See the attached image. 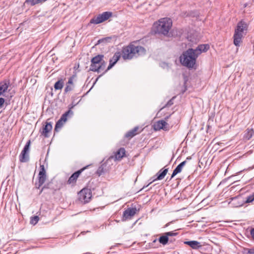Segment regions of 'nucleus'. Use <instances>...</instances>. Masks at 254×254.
Returning a JSON list of instances; mask_svg holds the SVG:
<instances>
[{
    "mask_svg": "<svg viewBox=\"0 0 254 254\" xmlns=\"http://www.w3.org/2000/svg\"><path fill=\"white\" fill-rule=\"evenodd\" d=\"M249 254H254V248L251 249L248 251Z\"/></svg>",
    "mask_w": 254,
    "mask_h": 254,
    "instance_id": "nucleus-36",
    "label": "nucleus"
},
{
    "mask_svg": "<svg viewBox=\"0 0 254 254\" xmlns=\"http://www.w3.org/2000/svg\"><path fill=\"white\" fill-rule=\"evenodd\" d=\"M52 126L50 123H47L43 128L42 134L45 137H48V133L52 130Z\"/></svg>",
    "mask_w": 254,
    "mask_h": 254,
    "instance_id": "nucleus-19",
    "label": "nucleus"
},
{
    "mask_svg": "<svg viewBox=\"0 0 254 254\" xmlns=\"http://www.w3.org/2000/svg\"><path fill=\"white\" fill-rule=\"evenodd\" d=\"M40 172L38 174V182L35 183V187L39 189L45 183L46 180V171L43 165L40 166Z\"/></svg>",
    "mask_w": 254,
    "mask_h": 254,
    "instance_id": "nucleus-9",
    "label": "nucleus"
},
{
    "mask_svg": "<svg viewBox=\"0 0 254 254\" xmlns=\"http://www.w3.org/2000/svg\"><path fill=\"white\" fill-rule=\"evenodd\" d=\"M247 28L248 25L247 23L243 20H241L238 23L233 37L234 44L235 46H240V43L241 42L243 37V33L244 31H247Z\"/></svg>",
    "mask_w": 254,
    "mask_h": 254,
    "instance_id": "nucleus-5",
    "label": "nucleus"
},
{
    "mask_svg": "<svg viewBox=\"0 0 254 254\" xmlns=\"http://www.w3.org/2000/svg\"><path fill=\"white\" fill-rule=\"evenodd\" d=\"M138 127H135L133 129L127 131L125 134V137L129 139L139 133Z\"/></svg>",
    "mask_w": 254,
    "mask_h": 254,
    "instance_id": "nucleus-17",
    "label": "nucleus"
},
{
    "mask_svg": "<svg viewBox=\"0 0 254 254\" xmlns=\"http://www.w3.org/2000/svg\"><path fill=\"white\" fill-rule=\"evenodd\" d=\"M91 197L92 192L90 189H83L78 193V199L82 203L88 202Z\"/></svg>",
    "mask_w": 254,
    "mask_h": 254,
    "instance_id": "nucleus-7",
    "label": "nucleus"
},
{
    "mask_svg": "<svg viewBox=\"0 0 254 254\" xmlns=\"http://www.w3.org/2000/svg\"><path fill=\"white\" fill-rule=\"evenodd\" d=\"M65 122H64V121H61V120H59L56 124L55 131H58L59 129H60L63 127L64 124Z\"/></svg>",
    "mask_w": 254,
    "mask_h": 254,
    "instance_id": "nucleus-26",
    "label": "nucleus"
},
{
    "mask_svg": "<svg viewBox=\"0 0 254 254\" xmlns=\"http://www.w3.org/2000/svg\"><path fill=\"white\" fill-rule=\"evenodd\" d=\"M254 200V192L248 196L247 198H246V200L244 201V202L245 203H250V202H252V201H253Z\"/></svg>",
    "mask_w": 254,
    "mask_h": 254,
    "instance_id": "nucleus-30",
    "label": "nucleus"
},
{
    "mask_svg": "<svg viewBox=\"0 0 254 254\" xmlns=\"http://www.w3.org/2000/svg\"><path fill=\"white\" fill-rule=\"evenodd\" d=\"M106 165L105 164H102L98 168L96 174L99 176H101L104 172V168Z\"/></svg>",
    "mask_w": 254,
    "mask_h": 254,
    "instance_id": "nucleus-28",
    "label": "nucleus"
},
{
    "mask_svg": "<svg viewBox=\"0 0 254 254\" xmlns=\"http://www.w3.org/2000/svg\"><path fill=\"white\" fill-rule=\"evenodd\" d=\"M103 55H98L91 60L90 70L94 72H100L105 69L106 62L103 60Z\"/></svg>",
    "mask_w": 254,
    "mask_h": 254,
    "instance_id": "nucleus-4",
    "label": "nucleus"
},
{
    "mask_svg": "<svg viewBox=\"0 0 254 254\" xmlns=\"http://www.w3.org/2000/svg\"><path fill=\"white\" fill-rule=\"evenodd\" d=\"M172 26V20L168 17L161 18L153 24L155 32L165 36L168 35Z\"/></svg>",
    "mask_w": 254,
    "mask_h": 254,
    "instance_id": "nucleus-3",
    "label": "nucleus"
},
{
    "mask_svg": "<svg viewBox=\"0 0 254 254\" xmlns=\"http://www.w3.org/2000/svg\"><path fill=\"white\" fill-rule=\"evenodd\" d=\"M165 234L167 236V237L168 238L169 236H175L177 235V233H174L173 232H169L165 233Z\"/></svg>",
    "mask_w": 254,
    "mask_h": 254,
    "instance_id": "nucleus-34",
    "label": "nucleus"
},
{
    "mask_svg": "<svg viewBox=\"0 0 254 254\" xmlns=\"http://www.w3.org/2000/svg\"><path fill=\"white\" fill-rule=\"evenodd\" d=\"M209 48V46L208 44H203L198 46L195 49H188L180 58L181 64L189 68H193L198 56L202 52H206Z\"/></svg>",
    "mask_w": 254,
    "mask_h": 254,
    "instance_id": "nucleus-1",
    "label": "nucleus"
},
{
    "mask_svg": "<svg viewBox=\"0 0 254 254\" xmlns=\"http://www.w3.org/2000/svg\"><path fill=\"white\" fill-rule=\"evenodd\" d=\"M47 0H26L25 3L30 4L31 6L35 5L39 3H42Z\"/></svg>",
    "mask_w": 254,
    "mask_h": 254,
    "instance_id": "nucleus-23",
    "label": "nucleus"
},
{
    "mask_svg": "<svg viewBox=\"0 0 254 254\" xmlns=\"http://www.w3.org/2000/svg\"><path fill=\"white\" fill-rule=\"evenodd\" d=\"M120 58V55L119 53H116L114 54L113 57L109 61V65L107 68L105 70L104 73L106 72L108 70H110L112 67L116 64V63L119 61Z\"/></svg>",
    "mask_w": 254,
    "mask_h": 254,
    "instance_id": "nucleus-13",
    "label": "nucleus"
},
{
    "mask_svg": "<svg viewBox=\"0 0 254 254\" xmlns=\"http://www.w3.org/2000/svg\"><path fill=\"white\" fill-rule=\"evenodd\" d=\"M64 81L61 79L56 82L54 85V88L56 90H61L64 86Z\"/></svg>",
    "mask_w": 254,
    "mask_h": 254,
    "instance_id": "nucleus-25",
    "label": "nucleus"
},
{
    "mask_svg": "<svg viewBox=\"0 0 254 254\" xmlns=\"http://www.w3.org/2000/svg\"><path fill=\"white\" fill-rule=\"evenodd\" d=\"M112 15V13L109 11L104 12L96 17H94L90 21V23L98 24L108 20Z\"/></svg>",
    "mask_w": 254,
    "mask_h": 254,
    "instance_id": "nucleus-6",
    "label": "nucleus"
},
{
    "mask_svg": "<svg viewBox=\"0 0 254 254\" xmlns=\"http://www.w3.org/2000/svg\"><path fill=\"white\" fill-rule=\"evenodd\" d=\"M145 53L146 50L144 47L130 44L123 48L122 57L124 60H131L144 55Z\"/></svg>",
    "mask_w": 254,
    "mask_h": 254,
    "instance_id": "nucleus-2",
    "label": "nucleus"
},
{
    "mask_svg": "<svg viewBox=\"0 0 254 254\" xmlns=\"http://www.w3.org/2000/svg\"><path fill=\"white\" fill-rule=\"evenodd\" d=\"M174 98V97H173L172 99L170 100L167 103V104L164 106H163L161 109H160V111L162 110L163 109H164L166 107H170L171 106V105H172L173 104V99Z\"/></svg>",
    "mask_w": 254,
    "mask_h": 254,
    "instance_id": "nucleus-32",
    "label": "nucleus"
},
{
    "mask_svg": "<svg viewBox=\"0 0 254 254\" xmlns=\"http://www.w3.org/2000/svg\"><path fill=\"white\" fill-rule=\"evenodd\" d=\"M241 196H236L231 198V200L229 202L233 207H238L241 206L244 204V201L241 200Z\"/></svg>",
    "mask_w": 254,
    "mask_h": 254,
    "instance_id": "nucleus-15",
    "label": "nucleus"
},
{
    "mask_svg": "<svg viewBox=\"0 0 254 254\" xmlns=\"http://www.w3.org/2000/svg\"><path fill=\"white\" fill-rule=\"evenodd\" d=\"M171 115L165 118V120H159L155 122L153 125L154 129L155 130H160L163 129L164 131H168L170 129L169 124L166 122Z\"/></svg>",
    "mask_w": 254,
    "mask_h": 254,
    "instance_id": "nucleus-8",
    "label": "nucleus"
},
{
    "mask_svg": "<svg viewBox=\"0 0 254 254\" xmlns=\"http://www.w3.org/2000/svg\"><path fill=\"white\" fill-rule=\"evenodd\" d=\"M187 161H184L179 164L177 167L173 171V174L171 176V179H172L174 176H175L178 173L181 172L183 167L186 164Z\"/></svg>",
    "mask_w": 254,
    "mask_h": 254,
    "instance_id": "nucleus-18",
    "label": "nucleus"
},
{
    "mask_svg": "<svg viewBox=\"0 0 254 254\" xmlns=\"http://www.w3.org/2000/svg\"><path fill=\"white\" fill-rule=\"evenodd\" d=\"M4 99L2 98H0V107L3 104Z\"/></svg>",
    "mask_w": 254,
    "mask_h": 254,
    "instance_id": "nucleus-35",
    "label": "nucleus"
},
{
    "mask_svg": "<svg viewBox=\"0 0 254 254\" xmlns=\"http://www.w3.org/2000/svg\"><path fill=\"white\" fill-rule=\"evenodd\" d=\"M159 242L163 244L166 245L168 242V238L165 234V235L160 237L159 239Z\"/></svg>",
    "mask_w": 254,
    "mask_h": 254,
    "instance_id": "nucleus-27",
    "label": "nucleus"
},
{
    "mask_svg": "<svg viewBox=\"0 0 254 254\" xmlns=\"http://www.w3.org/2000/svg\"><path fill=\"white\" fill-rule=\"evenodd\" d=\"M185 244L189 245L193 249H197L201 247L200 243L196 241H187Z\"/></svg>",
    "mask_w": 254,
    "mask_h": 254,
    "instance_id": "nucleus-21",
    "label": "nucleus"
},
{
    "mask_svg": "<svg viewBox=\"0 0 254 254\" xmlns=\"http://www.w3.org/2000/svg\"><path fill=\"white\" fill-rule=\"evenodd\" d=\"M75 105V104L73 105L72 107L69 109V110H68L62 116L60 120L61 121H64V122H66L67 120V116L72 115L73 112L71 110V109Z\"/></svg>",
    "mask_w": 254,
    "mask_h": 254,
    "instance_id": "nucleus-22",
    "label": "nucleus"
},
{
    "mask_svg": "<svg viewBox=\"0 0 254 254\" xmlns=\"http://www.w3.org/2000/svg\"><path fill=\"white\" fill-rule=\"evenodd\" d=\"M190 158L189 157H187V159H190Z\"/></svg>",
    "mask_w": 254,
    "mask_h": 254,
    "instance_id": "nucleus-40",
    "label": "nucleus"
},
{
    "mask_svg": "<svg viewBox=\"0 0 254 254\" xmlns=\"http://www.w3.org/2000/svg\"><path fill=\"white\" fill-rule=\"evenodd\" d=\"M88 166H89V165H87V166L82 168V169L78 170L77 171L75 172V173H74L69 177V179L68 180L67 183L69 184H74L76 183V180H77L78 177H79V176L81 174V173L84 170H85L87 168H88Z\"/></svg>",
    "mask_w": 254,
    "mask_h": 254,
    "instance_id": "nucleus-11",
    "label": "nucleus"
},
{
    "mask_svg": "<svg viewBox=\"0 0 254 254\" xmlns=\"http://www.w3.org/2000/svg\"><path fill=\"white\" fill-rule=\"evenodd\" d=\"M109 39V38L100 39L98 41V43H101V42H102L104 41H107Z\"/></svg>",
    "mask_w": 254,
    "mask_h": 254,
    "instance_id": "nucleus-37",
    "label": "nucleus"
},
{
    "mask_svg": "<svg viewBox=\"0 0 254 254\" xmlns=\"http://www.w3.org/2000/svg\"><path fill=\"white\" fill-rule=\"evenodd\" d=\"M136 208H128L126 209L123 214V220L131 218L136 212Z\"/></svg>",
    "mask_w": 254,
    "mask_h": 254,
    "instance_id": "nucleus-12",
    "label": "nucleus"
},
{
    "mask_svg": "<svg viewBox=\"0 0 254 254\" xmlns=\"http://www.w3.org/2000/svg\"><path fill=\"white\" fill-rule=\"evenodd\" d=\"M254 134V130L253 129L248 128L244 135V138L247 140L250 139Z\"/></svg>",
    "mask_w": 254,
    "mask_h": 254,
    "instance_id": "nucleus-24",
    "label": "nucleus"
},
{
    "mask_svg": "<svg viewBox=\"0 0 254 254\" xmlns=\"http://www.w3.org/2000/svg\"><path fill=\"white\" fill-rule=\"evenodd\" d=\"M251 234L253 239L254 240V229H252L251 231Z\"/></svg>",
    "mask_w": 254,
    "mask_h": 254,
    "instance_id": "nucleus-38",
    "label": "nucleus"
},
{
    "mask_svg": "<svg viewBox=\"0 0 254 254\" xmlns=\"http://www.w3.org/2000/svg\"><path fill=\"white\" fill-rule=\"evenodd\" d=\"M76 74L72 75L68 80V82L67 83V84L70 85H73V80L76 78Z\"/></svg>",
    "mask_w": 254,
    "mask_h": 254,
    "instance_id": "nucleus-31",
    "label": "nucleus"
},
{
    "mask_svg": "<svg viewBox=\"0 0 254 254\" xmlns=\"http://www.w3.org/2000/svg\"><path fill=\"white\" fill-rule=\"evenodd\" d=\"M8 84L9 83L5 81L0 82V96L7 90Z\"/></svg>",
    "mask_w": 254,
    "mask_h": 254,
    "instance_id": "nucleus-20",
    "label": "nucleus"
},
{
    "mask_svg": "<svg viewBox=\"0 0 254 254\" xmlns=\"http://www.w3.org/2000/svg\"><path fill=\"white\" fill-rule=\"evenodd\" d=\"M73 89V85L66 84V86L64 89V92L67 93L69 91L72 90Z\"/></svg>",
    "mask_w": 254,
    "mask_h": 254,
    "instance_id": "nucleus-33",
    "label": "nucleus"
},
{
    "mask_svg": "<svg viewBox=\"0 0 254 254\" xmlns=\"http://www.w3.org/2000/svg\"><path fill=\"white\" fill-rule=\"evenodd\" d=\"M39 220V218L38 216H34L32 217L30 219V223L34 225L38 223Z\"/></svg>",
    "mask_w": 254,
    "mask_h": 254,
    "instance_id": "nucleus-29",
    "label": "nucleus"
},
{
    "mask_svg": "<svg viewBox=\"0 0 254 254\" xmlns=\"http://www.w3.org/2000/svg\"><path fill=\"white\" fill-rule=\"evenodd\" d=\"M168 172V169L166 168L162 170V169L160 170L154 177H156V178H154L147 186H149L153 182L157 180H161L163 179L165 176L166 175L167 173Z\"/></svg>",
    "mask_w": 254,
    "mask_h": 254,
    "instance_id": "nucleus-14",
    "label": "nucleus"
},
{
    "mask_svg": "<svg viewBox=\"0 0 254 254\" xmlns=\"http://www.w3.org/2000/svg\"><path fill=\"white\" fill-rule=\"evenodd\" d=\"M126 155V150L124 148H120L115 153L114 156L111 158H114L116 160H121Z\"/></svg>",
    "mask_w": 254,
    "mask_h": 254,
    "instance_id": "nucleus-16",
    "label": "nucleus"
},
{
    "mask_svg": "<svg viewBox=\"0 0 254 254\" xmlns=\"http://www.w3.org/2000/svg\"><path fill=\"white\" fill-rule=\"evenodd\" d=\"M44 188L45 187L42 188V189H41V190L40 191V193H41L42 192V191L43 190Z\"/></svg>",
    "mask_w": 254,
    "mask_h": 254,
    "instance_id": "nucleus-39",
    "label": "nucleus"
},
{
    "mask_svg": "<svg viewBox=\"0 0 254 254\" xmlns=\"http://www.w3.org/2000/svg\"><path fill=\"white\" fill-rule=\"evenodd\" d=\"M31 141L28 140L19 155V160L21 162H26L29 160V151Z\"/></svg>",
    "mask_w": 254,
    "mask_h": 254,
    "instance_id": "nucleus-10",
    "label": "nucleus"
}]
</instances>
